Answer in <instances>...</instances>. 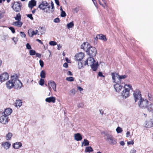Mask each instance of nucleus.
I'll use <instances>...</instances> for the list:
<instances>
[{"label": "nucleus", "instance_id": "nucleus-58", "mask_svg": "<svg viewBox=\"0 0 153 153\" xmlns=\"http://www.w3.org/2000/svg\"><path fill=\"white\" fill-rule=\"evenodd\" d=\"M136 151L134 149H131L130 152V153H136Z\"/></svg>", "mask_w": 153, "mask_h": 153}, {"label": "nucleus", "instance_id": "nucleus-22", "mask_svg": "<svg viewBox=\"0 0 153 153\" xmlns=\"http://www.w3.org/2000/svg\"><path fill=\"white\" fill-rule=\"evenodd\" d=\"M147 111L149 112L153 113V104L152 103H149L147 108H146Z\"/></svg>", "mask_w": 153, "mask_h": 153}, {"label": "nucleus", "instance_id": "nucleus-18", "mask_svg": "<svg viewBox=\"0 0 153 153\" xmlns=\"http://www.w3.org/2000/svg\"><path fill=\"white\" fill-rule=\"evenodd\" d=\"M36 2L35 0H31L28 3V7L32 9L36 5Z\"/></svg>", "mask_w": 153, "mask_h": 153}, {"label": "nucleus", "instance_id": "nucleus-24", "mask_svg": "<svg viewBox=\"0 0 153 153\" xmlns=\"http://www.w3.org/2000/svg\"><path fill=\"white\" fill-rule=\"evenodd\" d=\"M55 100L56 99L55 97H48L45 99V101L48 102H52L53 103H54L55 102Z\"/></svg>", "mask_w": 153, "mask_h": 153}, {"label": "nucleus", "instance_id": "nucleus-34", "mask_svg": "<svg viewBox=\"0 0 153 153\" xmlns=\"http://www.w3.org/2000/svg\"><path fill=\"white\" fill-rule=\"evenodd\" d=\"M74 26V24L72 22L68 24L67 25V27L68 29Z\"/></svg>", "mask_w": 153, "mask_h": 153}, {"label": "nucleus", "instance_id": "nucleus-59", "mask_svg": "<svg viewBox=\"0 0 153 153\" xmlns=\"http://www.w3.org/2000/svg\"><path fill=\"white\" fill-rule=\"evenodd\" d=\"M36 56L38 57L39 58H41V54L40 53H36Z\"/></svg>", "mask_w": 153, "mask_h": 153}, {"label": "nucleus", "instance_id": "nucleus-27", "mask_svg": "<svg viewBox=\"0 0 153 153\" xmlns=\"http://www.w3.org/2000/svg\"><path fill=\"white\" fill-rule=\"evenodd\" d=\"M22 22L20 21H18L13 22V25L17 26L19 27H20L22 25Z\"/></svg>", "mask_w": 153, "mask_h": 153}, {"label": "nucleus", "instance_id": "nucleus-54", "mask_svg": "<svg viewBox=\"0 0 153 153\" xmlns=\"http://www.w3.org/2000/svg\"><path fill=\"white\" fill-rule=\"evenodd\" d=\"M98 35H97L94 38V42L95 44L97 43V40L98 39H99V38H98Z\"/></svg>", "mask_w": 153, "mask_h": 153}, {"label": "nucleus", "instance_id": "nucleus-14", "mask_svg": "<svg viewBox=\"0 0 153 153\" xmlns=\"http://www.w3.org/2000/svg\"><path fill=\"white\" fill-rule=\"evenodd\" d=\"M48 5V3L46 1H42L41 4L39 6V7L42 10H44L47 8Z\"/></svg>", "mask_w": 153, "mask_h": 153}, {"label": "nucleus", "instance_id": "nucleus-41", "mask_svg": "<svg viewBox=\"0 0 153 153\" xmlns=\"http://www.w3.org/2000/svg\"><path fill=\"white\" fill-rule=\"evenodd\" d=\"M44 79H42V78L40 79L39 81V84L41 86H43L44 84Z\"/></svg>", "mask_w": 153, "mask_h": 153}, {"label": "nucleus", "instance_id": "nucleus-36", "mask_svg": "<svg viewBox=\"0 0 153 153\" xmlns=\"http://www.w3.org/2000/svg\"><path fill=\"white\" fill-rule=\"evenodd\" d=\"M16 20L17 21H20L21 19V16L19 13L17 14L16 17H15Z\"/></svg>", "mask_w": 153, "mask_h": 153}, {"label": "nucleus", "instance_id": "nucleus-9", "mask_svg": "<svg viewBox=\"0 0 153 153\" xmlns=\"http://www.w3.org/2000/svg\"><path fill=\"white\" fill-rule=\"evenodd\" d=\"M12 8L16 12H19L21 10L22 5L20 2H15L12 4Z\"/></svg>", "mask_w": 153, "mask_h": 153}, {"label": "nucleus", "instance_id": "nucleus-44", "mask_svg": "<svg viewBox=\"0 0 153 153\" xmlns=\"http://www.w3.org/2000/svg\"><path fill=\"white\" fill-rule=\"evenodd\" d=\"M9 29L11 30L13 33H15V30L13 27H9Z\"/></svg>", "mask_w": 153, "mask_h": 153}, {"label": "nucleus", "instance_id": "nucleus-56", "mask_svg": "<svg viewBox=\"0 0 153 153\" xmlns=\"http://www.w3.org/2000/svg\"><path fill=\"white\" fill-rule=\"evenodd\" d=\"M98 75L100 76H101V77H105V76L102 75V73L101 72H99L98 73Z\"/></svg>", "mask_w": 153, "mask_h": 153}, {"label": "nucleus", "instance_id": "nucleus-49", "mask_svg": "<svg viewBox=\"0 0 153 153\" xmlns=\"http://www.w3.org/2000/svg\"><path fill=\"white\" fill-rule=\"evenodd\" d=\"M53 22L55 23H59L60 22L59 19L57 18L53 20Z\"/></svg>", "mask_w": 153, "mask_h": 153}, {"label": "nucleus", "instance_id": "nucleus-39", "mask_svg": "<svg viewBox=\"0 0 153 153\" xmlns=\"http://www.w3.org/2000/svg\"><path fill=\"white\" fill-rule=\"evenodd\" d=\"M116 131L118 133L122 132L123 131L122 129L120 127L118 126L116 129Z\"/></svg>", "mask_w": 153, "mask_h": 153}, {"label": "nucleus", "instance_id": "nucleus-26", "mask_svg": "<svg viewBox=\"0 0 153 153\" xmlns=\"http://www.w3.org/2000/svg\"><path fill=\"white\" fill-rule=\"evenodd\" d=\"M22 146V144L21 143L16 142L13 144V147L14 149H18L21 147Z\"/></svg>", "mask_w": 153, "mask_h": 153}, {"label": "nucleus", "instance_id": "nucleus-28", "mask_svg": "<svg viewBox=\"0 0 153 153\" xmlns=\"http://www.w3.org/2000/svg\"><path fill=\"white\" fill-rule=\"evenodd\" d=\"M98 38L99 39L105 41L107 40L105 35H102V34H100L98 35Z\"/></svg>", "mask_w": 153, "mask_h": 153}, {"label": "nucleus", "instance_id": "nucleus-1", "mask_svg": "<svg viewBox=\"0 0 153 153\" xmlns=\"http://www.w3.org/2000/svg\"><path fill=\"white\" fill-rule=\"evenodd\" d=\"M101 134L102 135H104L105 139L110 144L114 145L116 144V140L113 137L111 134H109L107 132L104 131L101 132Z\"/></svg>", "mask_w": 153, "mask_h": 153}, {"label": "nucleus", "instance_id": "nucleus-40", "mask_svg": "<svg viewBox=\"0 0 153 153\" xmlns=\"http://www.w3.org/2000/svg\"><path fill=\"white\" fill-rule=\"evenodd\" d=\"M49 44L52 46H55L57 45V43L56 42L51 41L49 42Z\"/></svg>", "mask_w": 153, "mask_h": 153}, {"label": "nucleus", "instance_id": "nucleus-45", "mask_svg": "<svg viewBox=\"0 0 153 153\" xmlns=\"http://www.w3.org/2000/svg\"><path fill=\"white\" fill-rule=\"evenodd\" d=\"M70 94L74 95L75 93V91L74 89H73L70 91Z\"/></svg>", "mask_w": 153, "mask_h": 153}, {"label": "nucleus", "instance_id": "nucleus-25", "mask_svg": "<svg viewBox=\"0 0 153 153\" xmlns=\"http://www.w3.org/2000/svg\"><path fill=\"white\" fill-rule=\"evenodd\" d=\"M98 66V62H94L91 66L93 70L95 71L97 70Z\"/></svg>", "mask_w": 153, "mask_h": 153}, {"label": "nucleus", "instance_id": "nucleus-51", "mask_svg": "<svg viewBox=\"0 0 153 153\" xmlns=\"http://www.w3.org/2000/svg\"><path fill=\"white\" fill-rule=\"evenodd\" d=\"M37 34V32H36L35 31H33L31 33V36H30L29 33V36L31 37H32L34 35H35Z\"/></svg>", "mask_w": 153, "mask_h": 153}, {"label": "nucleus", "instance_id": "nucleus-52", "mask_svg": "<svg viewBox=\"0 0 153 153\" xmlns=\"http://www.w3.org/2000/svg\"><path fill=\"white\" fill-rule=\"evenodd\" d=\"M27 16L31 20H33V18L31 14H28L27 15Z\"/></svg>", "mask_w": 153, "mask_h": 153}, {"label": "nucleus", "instance_id": "nucleus-2", "mask_svg": "<svg viewBox=\"0 0 153 153\" xmlns=\"http://www.w3.org/2000/svg\"><path fill=\"white\" fill-rule=\"evenodd\" d=\"M13 81L14 82V87L15 89H19L22 87V84L21 81L18 79L17 75L15 74L11 76Z\"/></svg>", "mask_w": 153, "mask_h": 153}, {"label": "nucleus", "instance_id": "nucleus-55", "mask_svg": "<svg viewBox=\"0 0 153 153\" xmlns=\"http://www.w3.org/2000/svg\"><path fill=\"white\" fill-rule=\"evenodd\" d=\"M126 137H131L130 136V133L129 131H128L126 133Z\"/></svg>", "mask_w": 153, "mask_h": 153}, {"label": "nucleus", "instance_id": "nucleus-16", "mask_svg": "<svg viewBox=\"0 0 153 153\" xmlns=\"http://www.w3.org/2000/svg\"><path fill=\"white\" fill-rule=\"evenodd\" d=\"M48 85L51 87L55 91H56V84L55 82L53 81H50L48 82Z\"/></svg>", "mask_w": 153, "mask_h": 153}, {"label": "nucleus", "instance_id": "nucleus-8", "mask_svg": "<svg viewBox=\"0 0 153 153\" xmlns=\"http://www.w3.org/2000/svg\"><path fill=\"white\" fill-rule=\"evenodd\" d=\"M134 97L135 102L139 101L140 100L143 99L142 97L140 92L139 90H137L134 91Z\"/></svg>", "mask_w": 153, "mask_h": 153}, {"label": "nucleus", "instance_id": "nucleus-50", "mask_svg": "<svg viewBox=\"0 0 153 153\" xmlns=\"http://www.w3.org/2000/svg\"><path fill=\"white\" fill-rule=\"evenodd\" d=\"M39 62L41 67H43L44 65L43 61L42 60H40L39 61Z\"/></svg>", "mask_w": 153, "mask_h": 153}, {"label": "nucleus", "instance_id": "nucleus-4", "mask_svg": "<svg viewBox=\"0 0 153 153\" xmlns=\"http://www.w3.org/2000/svg\"><path fill=\"white\" fill-rule=\"evenodd\" d=\"M124 89L122 93V96L123 98H126L129 96V91L131 89L132 87L129 85H126L124 88Z\"/></svg>", "mask_w": 153, "mask_h": 153}, {"label": "nucleus", "instance_id": "nucleus-20", "mask_svg": "<svg viewBox=\"0 0 153 153\" xmlns=\"http://www.w3.org/2000/svg\"><path fill=\"white\" fill-rule=\"evenodd\" d=\"M74 139L77 141L81 140L82 139V137L80 133H77L74 135Z\"/></svg>", "mask_w": 153, "mask_h": 153}, {"label": "nucleus", "instance_id": "nucleus-64", "mask_svg": "<svg viewBox=\"0 0 153 153\" xmlns=\"http://www.w3.org/2000/svg\"><path fill=\"white\" fill-rule=\"evenodd\" d=\"M55 0L56 4L57 5L59 6V0Z\"/></svg>", "mask_w": 153, "mask_h": 153}, {"label": "nucleus", "instance_id": "nucleus-10", "mask_svg": "<svg viewBox=\"0 0 153 153\" xmlns=\"http://www.w3.org/2000/svg\"><path fill=\"white\" fill-rule=\"evenodd\" d=\"M1 116L0 117V122L3 124H6L8 122V117L1 113Z\"/></svg>", "mask_w": 153, "mask_h": 153}, {"label": "nucleus", "instance_id": "nucleus-47", "mask_svg": "<svg viewBox=\"0 0 153 153\" xmlns=\"http://www.w3.org/2000/svg\"><path fill=\"white\" fill-rule=\"evenodd\" d=\"M20 36L22 37H25L26 36V35L25 33L23 32H20Z\"/></svg>", "mask_w": 153, "mask_h": 153}, {"label": "nucleus", "instance_id": "nucleus-42", "mask_svg": "<svg viewBox=\"0 0 153 153\" xmlns=\"http://www.w3.org/2000/svg\"><path fill=\"white\" fill-rule=\"evenodd\" d=\"M51 10L50 11V12L51 13H53L54 11V4L53 3V2L51 1Z\"/></svg>", "mask_w": 153, "mask_h": 153}, {"label": "nucleus", "instance_id": "nucleus-48", "mask_svg": "<svg viewBox=\"0 0 153 153\" xmlns=\"http://www.w3.org/2000/svg\"><path fill=\"white\" fill-rule=\"evenodd\" d=\"M12 39L13 42H15V44H16L18 40V39L17 38L14 37L12 38Z\"/></svg>", "mask_w": 153, "mask_h": 153}, {"label": "nucleus", "instance_id": "nucleus-13", "mask_svg": "<svg viewBox=\"0 0 153 153\" xmlns=\"http://www.w3.org/2000/svg\"><path fill=\"white\" fill-rule=\"evenodd\" d=\"M11 78V80L8 81L6 83L7 88L9 89L12 88L13 87H14V82L13 81L12 78Z\"/></svg>", "mask_w": 153, "mask_h": 153}, {"label": "nucleus", "instance_id": "nucleus-15", "mask_svg": "<svg viewBox=\"0 0 153 153\" xmlns=\"http://www.w3.org/2000/svg\"><path fill=\"white\" fill-rule=\"evenodd\" d=\"M84 57V53L81 52L77 54L75 56V58L77 61H81Z\"/></svg>", "mask_w": 153, "mask_h": 153}, {"label": "nucleus", "instance_id": "nucleus-63", "mask_svg": "<svg viewBox=\"0 0 153 153\" xmlns=\"http://www.w3.org/2000/svg\"><path fill=\"white\" fill-rule=\"evenodd\" d=\"M63 66L66 68H67L68 67V64L67 63H65L63 64Z\"/></svg>", "mask_w": 153, "mask_h": 153}, {"label": "nucleus", "instance_id": "nucleus-33", "mask_svg": "<svg viewBox=\"0 0 153 153\" xmlns=\"http://www.w3.org/2000/svg\"><path fill=\"white\" fill-rule=\"evenodd\" d=\"M40 76L41 78H45L46 77L45 72L44 71H42L40 74Z\"/></svg>", "mask_w": 153, "mask_h": 153}, {"label": "nucleus", "instance_id": "nucleus-61", "mask_svg": "<svg viewBox=\"0 0 153 153\" xmlns=\"http://www.w3.org/2000/svg\"><path fill=\"white\" fill-rule=\"evenodd\" d=\"M77 88V89L79 90L80 91H82L83 90V88L80 86H78Z\"/></svg>", "mask_w": 153, "mask_h": 153}, {"label": "nucleus", "instance_id": "nucleus-30", "mask_svg": "<svg viewBox=\"0 0 153 153\" xmlns=\"http://www.w3.org/2000/svg\"><path fill=\"white\" fill-rule=\"evenodd\" d=\"M85 61H79V62H78V68L79 69L82 68L84 66H85V65H84V62Z\"/></svg>", "mask_w": 153, "mask_h": 153}, {"label": "nucleus", "instance_id": "nucleus-35", "mask_svg": "<svg viewBox=\"0 0 153 153\" xmlns=\"http://www.w3.org/2000/svg\"><path fill=\"white\" fill-rule=\"evenodd\" d=\"M12 136V134L11 133H9L6 136V139L7 140H10Z\"/></svg>", "mask_w": 153, "mask_h": 153}, {"label": "nucleus", "instance_id": "nucleus-37", "mask_svg": "<svg viewBox=\"0 0 153 153\" xmlns=\"http://www.w3.org/2000/svg\"><path fill=\"white\" fill-rule=\"evenodd\" d=\"M66 80L69 82H72L74 80L73 77L71 76L70 77H67L66 78Z\"/></svg>", "mask_w": 153, "mask_h": 153}, {"label": "nucleus", "instance_id": "nucleus-21", "mask_svg": "<svg viewBox=\"0 0 153 153\" xmlns=\"http://www.w3.org/2000/svg\"><path fill=\"white\" fill-rule=\"evenodd\" d=\"M2 145L4 147V149L7 150L8 149L11 145V144L8 142H6L2 143Z\"/></svg>", "mask_w": 153, "mask_h": 153}, {"label": "nucleus", "instance_id": "nucleus-31", "mask_svg": "<svg viewBox=\"0 0 153 153\" xmlns=\"http://www.w3.org/2000/svg\"><path fill=\"white\" fill-rule=\"evenodd\" d=\"M93 151L92 148L91 146L87 147L85 148V152H90Z\"/></svg>", "mask_w": 153, "mask_h": 153}, {"label": "nucleus", "instance_id": "nucleus-6", "mask_svg": "<svg viewBox=\"0 0 153 153\" xmlns=\"http://www.w3.org/2000/svg\"><path fill=\"white\" fill-rule=\"evenodd\" d=\"M90 57H93L95 56L97 50L95 48L90 46L86 51Z\"/></svg>", "mask_w": 153, "mask_h": 153}, {"label": "nucleus", "instance_id": "nucleus-57", "mask_svg": "<svg viewBox=\"0 0 153 153\" xmlns=\"http://www.w3.org/2000/svg\"><path fill=\"white\" fill-rule=\"evenodd\" d=\"M134 144V142L133 141H128L127 142V144L128 145H131V144Z\"/></svg>", "mask_w": 153, "mask_h": 153}, {"label": "nucleus", "instance_id": "nucleus-5", "mask_svg": "<svg viewBox=\"0 0 153 153\" xmlns=\"http://www.w3.org/2000/svg\"><path fill=\"white\" fill-rule=\"evenodd\" d=\"M149 103V102L147 99L143 98L140 100L139 101H138V105L140 108L145 109L147 108Z\"/></svg>", "mask_w": 153, "mask_h": 153}, {"label": "nucleus", "instance_id": "nucleus-32", "mask_svg": "<svg viewBox=\"0 0 153 153\" xmlns=\"http://www.w3.org/2000/svg\"><path fill=\"white\" fill-rule=\"evenodd\" d=\"M82 146L83 145L84 146H88L89 145V142L87 139H84L82 143Z\"/></svg>", "mask_w": 153, "mask_h": 153}, {"label": "nucleus", "instance_id": "nucleus-53", "mask_svg": "<svg viewBox=\"0 0 153 153\" xmlns=\"http://www.w3.org/2000/svg\"><path fill=\"white\" fill-rule=\"evenodd\" d=\"M149 100V101H151L152 100V95L150 94H148V95Z\"/></svg>", "mask_w": 153, "mask_h": 153}, {"label": "nucleus", "instance_id": "nucleus-11", "mask_svg": "<svg viewBox=\"0 0 153 153\" xmlns=\"http://www.w3.org/2000/svg\"><path fill=\"white\" fill-rule=\"evenodd\" d=\"M94 62H95V60L92 57L90 56L86 61L84 62V65H88V64H89L91 66Z\"/></svg>", "mask_w": 153, "mask_h": 153}, {"label": "nucleus", "instance_id": "nucleus-19", "mask_svg": "<svg viewBox=\"0 0 153 153\" xmlns=\"http://www.w3.org/2000/svg\"><path fill=\"white\" fill-rule=\"evenodd\" d=\"M12 112V109L8 108L5 109L4 111L3 112H2V113L3 114L5 115L8 117V115L11 114Z\"/></svg>", "mask_w": 153, "mask_h": 153}, {"label": "nucleus", "instance_id": "nucleus-60", "mask_svg": "<svg viewBox=\"0 0 153 153\" xmlns=\"http://www.w3.org/2000/svg\"><path fill=\"white\" fill-rule=\"evenodd\" d=\"M44 28L43 27H39V30L41 32H43V31L42 30L44 29Z\"/></svg>", "mask_w": 153, "mask_h": 153}, {"label": "nucleus", "instance_id": "nucleus-38", "mask_svg": "<svg viewBox=\"0 0 153 153\" xmlns=\"http://www.w3.org/2000/svg\"><path fill=\"white\" fill-rule=\"evenodd\" d=\"M30 55L31 56L34 55L36 54V51L33 50H30L29 51Z\"/></svg>", "mask_w": 153, "mask_h": 153}, {"label": "nucleus", "instance_id": "nucleus-17", "mask_svg": "<svg viewBox=\"0 0 153 153\" xmlns=\"http://www.w3.org/2000/svg\"><path fill=\"white\" fill-rule=\"evenodd\" d=\"M90 45L87 42H84L81 45V48L84 50L85 51H86L87 48H88Z\"/></svg>", "mask_w": 153, "mask_h": 153}, {"label": "nucleus", "instance_id": "nucleus-23", "mask_svg": "<svg viewBox=\"0 0 153 153\" xmlns=\"http://www.w3.org/2000/svg\"><path fill=\"white\" fill-rule=\"evenodd\" d=\"M153 126V122L152 121H146L145 127L147 128H150Z\"/></svg>", "mask_w": 153, "mask_h": 153}, {"label": "nucleus", "instance_id": "nucleus-29", "mask_svg": "<svg viewBox=\"0 0 153 153\" xmlns=\"http://www.w3.org/2000/svg\"><path fill=\"white\" fill-rule=\"evenodd\" d=\"M22 102L21 100H16L14 104V105H15L16 107L17 106L20 107L22 105Z\"/></svg>", "mask_w": 153, "mask_h": 153}, {"label": "nucleus", "instance_id": "nucleus-7", "mask_svg": "<svg viewBox=\"0 0 153 153\" xmlns=\"http://www.w3.org/2000/svg\"><path fill=\"white\" fill-rule=\"evenodd\" d=\"M113 82L116 83L114 86L115 90L117 92H120L121 90L126 85L123 82L120 83V82H118V81H116V82Z\"/></svg>", "mask_w": 153, "mask_h": 153}, {"label": "nucleus", "instance_id": "nucleus-12", "mask_svg": "<svg viewBox=\"0 0 153 153\" xmlns=\"http://www.w3.org/2000/svg\"><path fill=\"white\" fill-rule=\"evenodd\" d=\"M9 77L8 74L7 73H4L1 75V82H2L7 79Z\"/></svg>", "mask_w": 153, "mask_h": 153}, {"label": "nucleus", "instance_id": "nucleus-3", "mask_svg": "<svg viewBox=\"0 0 153 153\" xmlns=\"http://www.w3.org/2000/svg\"><path fill=\"white\" fill-rule=\"evenodd\" d=\"M111 75L112 77L113 82L118 81V82L120 83L123 82L121 80L122 79L126 78L127 77V76L126 75H119L118 73H112Z\"/></svg>", "mask_w": 153, "mask_h": 153}, {"label": "nucleus", "instance_id": "nucleus-46", "mask_svg": "<svg viewBox=\"0 0 153 153\" xmlns=\"http://www.w3.org/2000/svg\"><path fill=\"white\" fill-rule=\"evenodd\" d=\"M27 48L28 50L31 49L32 48L31 46L30 45L29 43H27L26 45Z\"/></svg>", "mask_w": 153, "mask_h": 153}, {"label": "nucleus", "instance_id": "nucleus-43", "mask_svg": "<svg viewBox=\"0 0 153 153\" xmlns=\"http://www.w3.org/2000/svg\"><path fill=\"white\" fill-rule=\"evenodd\" d=\"M66 13L65 11L63 10H62L61 14V16L62 17H64L66 16Z\"/></svg>", "mask_w": 153, "mask_h": 153}, {"label": "nucleus", "instance_id": "nucleus-62", "mask_svg": "<svg viewBox=\"0 0 153 153\" xmlns=\"http://www.w3.org/2000/svg\"><path fill=\"white\" fill-rule=\"evenodd\" d=\"M57 47H58V48H57V49L58 50H60V49L61 48H62V46L60 44H59L58 45H57Z\"/></svg>", "mask_w": 153, "mask_h": 153}]
</instances>
